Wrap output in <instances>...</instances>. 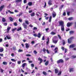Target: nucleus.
I'll use <instances>...</instances> for the list:
<instances>
[{
    "label": "nucleus",
    "mask_w": 76,
    "mask_h": 76,
    "mask_svg": "<svg viewBox=\"0 0 76 76\" xmlns=\"http://www.w3.org/2000/svg\"><path fill=\"white\" fill-rule=\"evenodd\" d=\"M4 7V5H3L0 7V12H1V11L2 10L3 8Z\"/></svg>",
    "instance_id": "nucleus-6"
},
{
    "label": "nucleus",
    "mask_w": 76,
    "mask_h": 76,
    "mask_svg": "<svg viewBox=\"0 0 76 76\" xmlns=\"http://www.w3.org/2000/svg\"><path fill=\"white\" fill-rule=\"evenodd\" d=\"M21 63V62L20 61H18V64H20V63Z\"/></svg>",
    "instance_id": "nucleus-58"
},
{
    "label": "nucleus",
    "mask_w": 76,
    "mask_h": 76,
    "mask_svg": "<svg viewBox=\"0 0 76 76\" xmlns=\"http://www.w3.org/2000/svg\"><path fill=\"white\" fill-rule=\"evenodd\" d=\"M45 39V37L43 36L42 38V40L43 41H44Z\"/></svg>",
    "instance_id": "nucleus-54"
},
{
    "label": "nucleus",
    "mask_w": 76,
    "mask_h": 76,
    "mask_svg": "<svg viewBox=\"0 0 76 76\" xmlns=\"http://www.w3.org/2000/svg\"><path fill=\"white\" fill-rule=\"evenodd\" d=\"M12 49L13 50V51H16V48L15 46H14L12 47Z\"/></svg>",
    "instance_id": "nucleus-26"
},
{
    "label": "nucleus",
    "mask_w": 76,
    "mask_h": 76,
    "mask_svg": "<svg viewBox=\"0 0 76 76\" xmlns=\"http://www.w3.org/2000/svg\"><path fill=\"white\" fill-rule=\"evenodd\" d=\"M23 3L24 4L26 3H27V1L26 0H24Z\"/></svg>",
    "instance_id": "nucleus-50"
},
{
    "label": "nucleus",
    "mask_w": 76,
    "mask_h": 76,
    "mask_svg": "<svg viewBox=\"0 0 76 76\" xmlns=\"http://www.w3.org/2000/svg\"><path fill=\"white\" fill-rule=\"evenodd\" d=\"M11 56L12 57H14V53H11Z\"/></svg>",
    "instance_id": "nucleus-62"
},
{
    "label": "nucleus",
    "mask_w": 76,
    "mask_h": 76,
    "mask_svg": "<svg viewBox=\"0 0 76 76\" xmlns=\"http://www.w3.org/2000/svg\"><path fill=\"white\" fill-rule=\"evenodd\" d=\"M31 17L34 16H35V12H32L31 14Z\"/></svg>",
    "instance_id": "nucleus-23"
},
{
    "label": "nucleus",
    "mask_w": 76,
    "mask_h": 76,
    "mask_svg": "<svg viewBox=\"0 0 76 76\" xmlns=\"http://www.w3.org/2000/svg\"><path fill=\"white\" fill-rule=\"evenodd\" d=\"M3 64L4 65H7V63L5 61H4L3 62Z\"/></svg>",
    "instance_id": "nucleus-32"
},
{
    "label": "nucleus",
    "mask_w": 76,
    "mask_h": 76,
    "mask_svg": "<svg viewBox=\"0 0 76 76\" xmlns=\"http://www.w3.org/2000/svg\"><path fill=\"white\" fill-rule=\"evenodd\" d=\"M64 63V61L62 59H59L57 61V63L58 64H59V63Z\"/></svg>",
    "instance_id": "nucleus-2"
},
{
    "label": "nucleus",
    "mask_w": 76,
    "mask_h": 76,
    "mask_svg": "<svg viewBox=\"0 0 76 76\" xmlns=\"http://www.w3.org/2000/svg\"><path fill=\"white\" fill-rule=\"evenodd\" d=\"M46 52L48 54H50V51H49V50H48V49L46 50Z\"/></svg>",
    "instance_id": "nucleus-49"
},
{
    "label": "nucleus",
    "mask_w": 76,
    "mask_h": 76,
    "mask_svg": "<svg viewBox=\"0 0 76 76\" xmlns=\"http://www.w3.org/2000/svg\"><path fill=\"white\" fill-rule=\"evenodd\" d=\"M49 63V61H46L45 63V66H47L48 64Z\"/></svg>",
    "instance_id": "nucleus-18"
},
{
    "label": "nucleus",
    "mask_w": 76,
    "mask_h": 76,
    "mask_svg": "<svg viewBox=\"0 0 76 76\" xmlns=\"http://www.w3.org/2000/svg\"><path fill=\"white\" fill-rule=\"evenodd\" d=\"M0 72L1 73H3V70L2 69H0Z\"/></svg>",
    "instance_id": "nucleus-41"
},
{
    "label": "nucleus",
    "mask_w": 76,
    "mask_h": 76,
    "mask_svg": "<svg viewBox=\"0 0 76 76\" xmlns=\"http://www.w3.org/2000/svg\"><path fill=\"white\" fill-rule=\"evenodd\" d=\"M34 54H37V52L36 51V50H34Z\"/></svg>",
    "instance_id": "nucleus-64"
},
{
    "label": "nucleus",
    "mask_w": 76,
    "mask_h": 76,
    "mask_svg": "<svg viewBox=\"0 0 76 76\" xmlns=\"http://www.w3.org/2000/svg\"><path fill=\"white\" fill-rule=\"evenodd\" d=\"M18 52L19 53L23 52V50H22L19 49L18 50Z\"/></svg>",
    "instance_id": "nucleus-35"
},
{
    "label": "nucleus",
    "mask_w": 76,
    "mask_h": 76,
    "mask_svg": "<svg viewBox=\"0 0 76 76\" xmlns=\"http://www.w3.org/2000/svg\"><path fill=\"white\" fill-rule=\"evenodd\" d=\"M22 14H23V13H22V12L20 13L18 15L19 17H20V16H21V15H22Z\"/></svg>",
    "instance_id": "nucleus-48"
},
{
    "label": "nucleus",
    "mask_w": 76,
    "mask_h": 76,
    "mask_svg": "<svg viewBox=\"0 0 76 76\" xmlns=\"http://www.w3.org/2000/svg\"><path fill=\"white\" fill-rule=\"evenodd\" d=\"M56 33L54 32H52L51 33H50V34L51 35H55V34H56Z\"/></svg>",
    "instance_id": "nucleus-34"
},
{
    "label": "nucleus",
    "mask_w": 76,
    "mask_h": 76,
    "mask_svg": "<svg viewBox=\"0 0 76 76\" xmlns=\"http://www.w3.org/2000/svg\"><path fill=\"white\" fill-rule=\"evenodd\" d=\"M52 16L53 18H55L56 16V13L54 12H53L52 13Z\"/></svg>",
    "instance_id": "nucleus-8"
},
{
    "label": "nucleus",
    "mask_w": 76,
    "mask_h": 76,
    "mask_svg": "<svg viewBox=\"0 0 76 76\" xmlns=\"http://www.w3.org/2000/svg\"><path fill=\"white\" fill-rule=\"evenodd\" d=\"M8 12L10 13V14H13V13H14V12H11L10 10H9L8 11Z\"/></svg>",
    "instance_id": "nucleus-33"
},
{
    "label": "nucleus",
    "mask_w": 76,
    "mask_h": 76,
    "mask_svg": "<svg viewBox=\"0 0 76 76\" xmlns=\"http://www.w3.org/2000/svg\"><path fill=\"white\" fill-rule=\"evenodd\" d=\"M75 47V44H73L69 46V48H74Z\"/></svg>",
    "instance_id": "nucleus-11"
},
{
    "label": "nucleus",
    "mask_w": 76,
    "mask_h": 76,
    "mask_svg": "<svg viewBox=\"0 0 76 76\" xmlns=\"http://www.w3.org/2000/svg\"><path fill=\"white\" fill-rule=\"evenodd\" d=\"M47 6V4L46 3H45V5L44 6V8H45L46 7V6Z\"/></svg>",
    "instance_id": "nucleus-47"
},
{
    "label": "nucleus",
    "mask_w": 76,
    "mask_h": 76,
    "mask_svg": "<svg viewBox=\"0 0 76 76\" xmlns=\"http://www.w3.org/2000/svg\"><path fill=\"white\" fill-rule=\"evenodd\" d=\"M4 50V49H3V48L0 49V52H3Z\"/></svg>",
    "instance_id": "nucleus-38"
},
{
    "label": "nucleus",
    "mask_w": 76,
    "mask_h": 76,
    "mask_svg": "<svg viewBox=\"0 0 76 76\" xmlns=\"http://www.w3.org/2000/svg\"><path fill=\"white\" fill-rule=\"evenodd\" d=\"M51 19H52V16H51L49 17V22H51Z\"/></svg>",
    "instance_id": "nucleus-20"
},
{
    "label": "nucleus",
    "mask_w": 76,
    "mask_h": 76,
    "mask_svg": "<svg viewBox=\"0 0 76 76\" xmlns=\"http://www.w3.org/2000/svg\"><path fill=\"white\" fill-rule=\"evenodd\" d=\"M38 60L40 61V64H41V63L42 62V58H40V57H39L38 58Z\"/></svg>",
    "instance_id": "nucleus-9"
},
{
    "label": "nucleus",
    "mask_w": 76,
    "mask_h": 76,
    "mask_svg": "<svg viewBox=\"0 0 76 76\" xmlns=\"http://www.w3.org/2000/svg\"><path fill=\"white\" fill-rule=\"evenodd\" d=\"M4 25V26H7V23H4L3 24Z\"/></svg>",
    "instance_id": "nucleus-56"
},
{
    "label": "nucleus",
    "mask_w": 76,
    "mask_h": 76,
    "mask_svg": "<svg viewBox=\"0 0 76 76\" xmlns=\"http://www.w3.org/2000/svg\"><path fill=\"white\" fill-rule=\"evenodd\" d=\"M19 21L20 22H22V20L20 19V18L19 19Z\"/></svg>",
    "instance_id": "nucleus-55"
},
{
    "label": "nucleus",
    "mask_w": 76,
    "mask_h": 76,
    "mask_svg": "<svg viewBox=\"0 0 76 76\" xmlns=\"http://www.w3.org/2000/svg\"><path fill=\"white\" fill-rule=\"evenodd\" d=\"M22 30V28L21 27H20L19 28H18L17 30V31H21Z\"/></svg>",
    "instance_id": "nucleus-31"
},
{
    "label": "nucleus",
    "mask_w": 76,
    "mask_h": 76,
    "mask_svg": "<svg viewBox=\"0 0 76 76\" xmlns=\"http://www.w3.org/2000/svg\"><path fill=\"white\" fill-rule=\"evenodd\" d=\"M33 36L35 37H37V34H33Z\"/></svg>",
    "instance_id": "nucleus-52"
},
{
    "label": "nucleus",
    "mask_w": 76,
    "mask_h": 76,
    "mask_svg": "<svg viewBox=\"0 0 76 76\" xmlns=\"http://www.w3.org/2000/svg\"><path fill=\"white\" fill-rule=\"evenodd\" d=\"M61 49H62L63 51H64V47H62L61 48Z\"/></svg>",
    "instance_id": "nucleus-57"
},
{
    "label": "nucleus",
    "mask_w": 76,
    "mask_h": 76,
    "mask_svg": "<svg viewBox=\"0 0 76 76\" xmlns=\"http://www.w3.org/2000/svg\"><path fill=\"white\" fill-rule=\"evenodd\" d=\"M22 26L23 27L25 28V29H27V25H26V23H23L22 24Z\"/></svg>",
    "instance_id": "nucleus-4"
},
{
    "label": "nucleus",
    "mask_w": 76,
    "mask_h": 76,
    "mask_svg": "<svg viewBox=\"0 0 76 76\" xmlns=\"http://www.w3.org/2000/svg\"><path fill=\"white\" fill-rule=\"evenodd\" d=\"M25 23L27 24V25H29V21H28V20H26Z\"/></svg>",
    "instance_id": "nucleus-37"
},
{
    "label": "nucleus",
    "mask_w": 76,
    "mask_h": 76,
    "mask_svg": "<svg viewBox=\"0 0 76 76\" xmlns=\"http://www.w3.org/2000/svg\"><path fill=\"white\" fill-rule=\"evenodd\" d=\"M67 53V49L65 48V53Z\"/></svg>",
    "instance_id": "nucleus-63"
},
{
    "label": "nucleus",
    "mask_w": 76,
    "mask_h": 76,
    "mask_svg": "<svg viewBox=\"0 0 76 76\" xmlns=\"http://www.w3.org/2000/svg\"><path fill=\"white\" fill-rule=\"evenodd\" d=\"M69 20H73V17L69 18H68Z\"/></svg>",
    "instance_id": "nucleus-43"
},
{
    "label": "nucleus",
    "mask_w": 76,
    "mask_h": 76,
    "mask_svg": "<svg viewBox=\"0 0 76 76\" xmlns=\"http://www.w3.org/2000/svg\"><path fill=\"white\" fill-rule=\"evenodd\" d=\"M58 42V40H53V43H55V44H56Z\"/></svg>",
    "instance_id": "nucleus-30"
},
{
    "label": "nucleus",
    "mask_w": 76,
    "mask_h": 76,
    "mask_svg": "<svg viewBox=\"0 0 76 76\" xmlns=\"http://www.w3.org/2000/svg\"><path fill=\"white\" fill-rule=\"evenodd\" d=\"M16 28L12 29V32H14V31L16 30Z\"/></svg>",
    "instance_id": "nucleus-51"
},
{
    "label": "nucleus",
    "mask_w": 76,
    "mask_h": 76,
    "mask_svg": "<svg viewBox=\"0 0 76 76\" xmlns=\"http://www.w3.org/2000/svg\"><path fill=\"white\" fill-rule=\"evenodd\" d=\"M11 60L12 61H14V62H16V60L14 59H11Z\"/></svg>",
    "instance_id": "nucleus-40"
},
{
    "label": "nucleus",
    "mask_w": 76,
    "mask_h": 76,
    "mask_svg": "<svg viewBox=\"0 0 76 76\" xmlns=\"http://www.w3.org/2000/svg\"><path fill=\"white\" fill-rule=\"evenodd\" d=\"M63 7H64V5H62L61 6V7H60V9H63Z\"/></svg>",
    "instance_id": "nucleus-46"
},
{
    "label": "nucleus",
    "mask_w": 76,
    "mask_h": 76,
    "mask_svg": "<svg viewBox=\"0 0 76 76\" xmlns=\"http://www.w3.org/2000/svg\"><path fill=\"white\" fill-rule=\"evenodd\" d=\"M21 1H22V0H17L15 1V3H19Z\"/></svg>",
    "instance_id": "nucleus-25"
},
{
    "label": "nucleus",
    "mask_w": 76,
    "mask_h": 76,
    "mask_svg": "<svg viewBox=\"0 0 76 76\" xmlns=\"http://www.w3.org/2000/svg\"><path fill=\"white\" fill-rule=\"evenodd\" d=\"M37 37L39 38L41 37V33H39L38 34V35H37Z\"/></svg>",
    "instance_id": "nucleus-22"
},
{
    "label": "nucleus",
    "mask_w": 76,
    "mask_h": 76,
    "mask_svg": "<svg viewBox=\"0 0 76 76\" xmlns=\"http://www.w3.org/2000/svg\"><path fill=\"white\" fill-rule=\"evenodd\" d=\"M69 33L70 34H74V33H75V31H69Z\"/></svg>",
    "instance_id": "nucleus-27"
},
{
    "label": "nucleus",
    "mask_w": 76,
    "mask_h": 76,
    "mask_svg": "<svg viewBox=\"0 0 76 76\" xmlns=\"http://www.w3.org/2000/svg\"><path fill=\"white\" fill-rule=\"evenodd\" d=\"M62 42H63V45H65L66 44V42H65V41L64 40H62Z\"/></svg>",
    "instance_id": "nucleus-36"
},
{
    "label": "nucleus",
    "mask_w": 76,
    "mask_h": 76,
    "mask_svg": "<svg viewBox=\"0 0 76 76\" xmlns=\"http://www.w3.org/2000/svg\"><path fill=\"white\" fill-rule=\"evenodd\" d=\"M39 44V43H38V44H36L34 46L35 48H37V46H38V45Z\"/></svg>",
    "instance_id": "nucleus-45"
},
{
    "label": "nucleus",
    "mask_w": 76,
    "mask_h": 76,
    "mask_svg": "<svg viewBox=\"0 0 76 76\" xmlns=\"http://www.w3.org/2000/svg\"><path fill=\"white\" fill-rule=\"evenodd\" d=\"M73 71H74V68H70L69 70V72L70 73H71V72H73Z\"/></svg>",
    "instance_id": "nucleus-13"
},
{
    "label": "nucleus",
    "mask_w": 76,
    "mask_h": 76,
    "mask_svg": "<svg viewBox=\"0 0 76 76\" xmlns=\"http://www.w3.org/2000/svg\"><path fill=\"white\" fill-rule=\"evenodd\" d=\"M55 73H58V69H55Z\"/></svg>",
    "instance_id": "nucleus-14"
},
{
    "label": "nucleus",
    "mask_w": 76,
    "mask_h": 76,
    "mask_svg": "<svg viewBox=\"0 0 76 76\" xmlns=\"http://www.w3.org/2000/svg\"><path fill=\"white\" fill-rule=\"evenodd\" d=\"M31 66L32 67H34V64H31Z\"/></svg>",
    "instance_id": "nucleus-60"
},
{
    "label": "nucleus",
    "mask_w": 76,
    "mask_h": 76,
    "mask_svg": "<svg viewBox=\"0 0 76 76\" xmlns=\"http://www.w3.org/2000/svg\"><path fill=\"white\" fill-rule=\"evenodd\" d=\"M11 28V27H8V28H7V32H9V31H10V29Z\"/></svg>",
    "instance_id": "nucleus-17"
},
{
    "label": "nucleus",
    "mask_w": 76,
    "mask_h": 76,
    "mask_svg": "<svg viewBox=\"0 0 76 76\" xmlns=\"http://www.w3.org/2000/svg\"><path fill=\"white\" fill-rule=\"evenodd\" d=\"M25 45L26 48H29V44H28V43H26Z\"/></svg>",
    "instance_id": "nucleus-10"
},
{
    "label": "nucleus",
    "mask_w": 76,
    "mask_h": 76,
    "mask_svg": "<svg viewBox=\"0 0 76 76\" xmlns=\"http://www.w3.org/2000/svg\"><path fill=\"white\" fill-rule=\"evenodd\" d=\"M14 26H17V25H18V24L17 23H16V22H15L14 23Z\"/></svg>",
    "instance_id": "nucleus-42"
},
{
    "label": "nucleus",
    "mask_w": 76,
    "mask_h": 76,
    "mask_svg": "<svg viewBox=\"0 0 76 76\" xmlns=\"http://www.w3.org/2000/svg\"><path fill=\"white\" fill-rule=\"evenodd\" d=\"M26 63H23L22 65V67H23H23H25V66H26Z\"/></svg>",
    "instance_id": "nucleus-29"
},
{
    "label": "nucleus",
    "mask_w": 76,
    "mask_h": 76,
    "mask_svg": "<svg viewBox=\"0 0 76 76\" xmlns=\"http://www.w3.org/2000/svg\"><path fill=\"white\" fill-rule=\"evenodd\" d=\"M58 36L59 38L60 39H61V36H60V35H58Z\"/></svg>",
    "instance_id": "nucleus-53"
},
{
    "label": "nucleus",
    "mask_w": 76,
    "mask_h": 76,
    "mask_svg": "<svg viewBox=\"0 0 76 76\" xmlns=\"http://www.w3.org/2000/svg\"><path fill=\"white\" fill-rule=\"evenodd\" d=\"M74 39V37H72L68 39L67 41L68 44H71V42H72V39Z\"/></svg>",
    "instance_id": "nucleus-1"
},
{
    "label": "nucleus",
    "mask_w": 76,
    "mask_h": 76,
    "mask_svg": "<svg viewBox=\"0 0 76 76\" xmlns=\"http://www.w3.org/2000/svg\"><path fill=\"white\" fill-rule=\"evenodd\" d=\"M7 38L8 39H10V37L8 36H6Z\"/></svg>",
    "instance_id": "nucleus-39"
},
{
    "label": "nucleus",
    "mask_w": 76,
    "mask_h": 76,
    "mask_svg": "<svg viewBox=\"0 0 76 76\" xmlns=\"http://www.w3.org/2000/svg\"><path fill=\"white\" fill-rule=\"evenodd\" d=\"M61 30L62 31H64V26H61Z\"/></svg>",
    "instance_id": "nucleus-21"
},
{
    "label": "nucleus",
    "mask_w": 76,
    "mask_h": 76,
    "mask_svg": "<svg viewBox=\"0 0 76 76\" xmlns=\"http://www.w3.org/2000/svg\"><path fill=\"white\" fill-rule=\"evenodd\" d=\"M70 28H68L66 30V31H70Z\"/></svg>",
    "instance_id": "nucleus-61"
},
{
    "label": "nucleus",
    "mask_w": 76,
    "mask_h": 76,
    "mask_svg": "<svg viewBox=\"0 0 76 76\" xmlns=\"http://www.w3.org/2000/svg\"><path fill=\"white\" fill-rule=\"evenodd\" d=\"M46 50H46V49L45 48H43V51L44 53L45 54V53H46V52L45 51H46Z\"/></svg>",
    "instance_id": "nucleus-16"
},
{
    "label": "nucleus",
    "mask_w": 76,
    "mask_h": 76,
    "mask_svg": "<svg viewBox=\"0 0 76 76\" xmlns=\"http://www.w3.org/2000/svg\"><path fill=\"white\" fill-rule=\"evenodd\" d=\"M48 4L49 6L52 5V1L51 0H50L48 1Z\"/></svg>",
    "instance_id": "nucleus-7"
},
{
    "label": "nucleus",
    "mask_w": 76,
    "mask_h": 76,
    "mask_svg": "<svg viewBox=\"0 0 76 76\" xmlns=\"http://www.w3.org/2000/svg\"><path fill=\"white\" fill-rule=\"evenodd\" d=\"M9 18L10 20L11 21V22H12V21H13V18H12L10 17Z\"/></svg>",
    "instance_id": "nucleus-28"
},
{
    "label": "nucleus",
    "mask_w": 76,
    "mask_h": 76,
    "mask_svg": "<svg viewBox=\"0 0 76 76\" xmlns=\"http://www.w3.org/2000/svg\"><path fill=\"white\" fill-rule=\"evenodd\" d=\"M42 74L45 76H47L48 75L47 73V72H45V71H43L42 72Z\"/></svg>",
    "instance_id": "nucleus-12"
},
{
    "label": "nucleus",
    "mask_w": 76,
    "mask_h": 76,
    "mask_svg": "<svg viewBox=\"0 0 76 76\" xmlns=\"http://www.w3.org/2000/svg\"><path fill=\"white\" fill-rule=\"evenodd\" d=\"M47 39L48 41L47 42H46V44H47V45H48V43L50 42L49 40V37H48Z\"/></svg>",
    "instance_id": "nucleus-19"
},
{
    "label": "nucleus",
    "mask_w": 76,
    "mask_h": 76,
    "mask_svg": "<svg viewBox=\"0 0 76 76\" xmlns=\"http://www.w3.org/2000/svg\"><path fill=\"white\" fill-rule=\"evenodd\" d=\"M33 29L34 30H37V28L36 27H34L33 28Z\"/></svg>",
    "instance_id": "nucleus-59"
},
{
    "label": "nucleus",
    "mask_w": 76,
    "mask_h": 76,
    "mask_svg": "<svg viewBox=\"0 0 76 76\" xmlns=\"http://www.w3.org/2000/svg\"><path fill=\"white\" fill-rule=\"evenodd\" d=\"M28 6H32V2H29L28 3Z\"/></svg>",
    "instance_id": "nucleus-15"
},
{
    "label": "nucleus",
    "mask_w": 76,
    "mask_h": 76,
    "mask_svg": "<svg viewBox=\"0 0 76 76\" xmlns=\"http://www.w3.org/2000/svg\"><path fill=\"white\" fill-rule=\"evenodd\" d=\"M61 71H60L58 73V76L59 75H61Z\"/></svg>",
    "instance_id": "nucleus-44"
},
{
    "label": "nucleus",
    "mask_w": 76,
    "mask_h": 76,
    "mask_svg": "<svg viewBox=\"0 0 76 76\" xmlns=\"http://www.w3.org/2000/svg\"><path fill=\"white\" fill-rule=\"evenodd\" d=\"M6 20V19H5V18H2V21L3 22H5Z\"/></svg>",
    "instance_id": "nucleus-24"
},
{
    "label": "nucleus",
    "mask_w": 76,
    "mask_h": 76,
    "mask_svg": "<svg viewBox=\"0 0 76 76\" xmlns=\"http://www.w3.org/2000/svg\"><path fill=\"white\" fill-rule=\"evenodd\" d=\"M72 23H68L67 24V25H66V26H67V27H70V26H71L72 25Z\"/></svg>",
    "instance_id": "nucleus-5"
},
{
    "label": "nucleus",
    "mask_w": 76,
    "mask_h": 76,
    "mask_svg": "<svg viewBox=\"0 0 76 76\" xmlns=\"http://www.w3.org/2000/svg\"><path fill=\"white\" fill-rule=\"evenodd\" d=\"M58 23L59 25L61 26H64V22H63V21H59Z\"/></svg>",
    "instance_id": "nucleus-3"
}]
</instances>
